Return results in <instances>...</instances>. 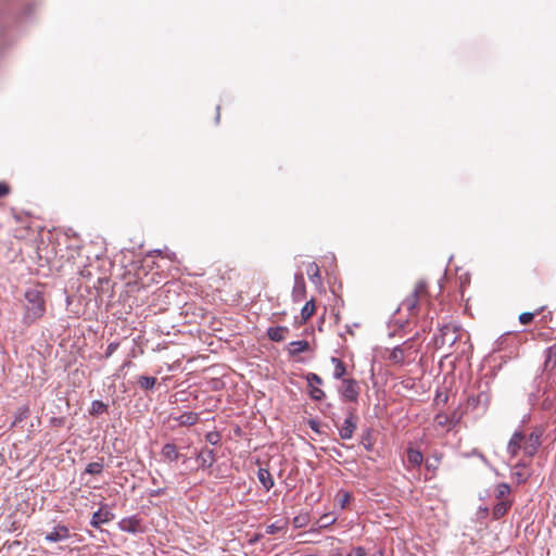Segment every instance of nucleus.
<instances>
[{
  "mask_svg": "<svg viewBox=\"0 0 556 556\" xmlns=\"http://www.w3.org/2000/svg\"><path fill=\"white\" fill-rule=\"evenodd\" d=\"M114 518V514L104 507L93 513L90 525L94 528H100L101 525L110 522Z\"/></svg>",
  "mask_w": 556,
  "mask_h": 556,
  "instance_id": "nucleus-12",
  "label": "nucleus"
},
{
  "mask_svg": "<svg viewBox=\"0 0 556 556\" xmlns=\"http://www.w3.org/2000/svg\"><path fill=\"white\" fill-rule=\"evenodd\" d=\"M463 329L457 325L446 324L440 328V333L434 337L437 349L444 346L453 348L462 339Z\"/></svg>",
  "mask_w": 556,
  "mask_h": 556,
  "instance_id": "nucleus-4",
  "label": "nucleus"
},
{
  "mask_svg": "<svg viewBox=\"0 0 556 556\" xmlns=\"http://www.w3.org/2000/svg\"><path fill=\"white\" fill-rule=\"evenodd\" d=\"M510 493L508 483H498L495 489V496L497 500L505 501L504 498Z\"/></svg>",
  "mask_w": 556,
  "mask_h": 556,
  "instance_id": "nucleus-28",
  "label": "nucleus"
},
{
  "mask_svg": "<svg viewBox=\"0 0 556 556\" xmlns=\"http://www.w3.org/2000/svg\"><path fill=\"white\" fill-rule=\"evenodd\" d=\"M306 273L314 283L320 280L319 267L316 263H309L307 265Z\"/></svg>",
  "mask_w": 556,
  "mask_h": 556,
  "instance_id": "nucleus-27",
  "label": "nucleus"
},
{
  "mask_svg": "<svg viewBox=\"0 0 556 556\" xmlns=\"http://www.w3.org/2000/svg\"><path fill=\"white\" fill-rule=\"evenodd\" d=\"M306 287L302 273H298L294 276V285L292 289V298L294 302H301L305 299Z\"/></svg>",
  "mask_w": 556,
  "mask_h": 556,
  "instance_id": "nucleus-11",
  "label": "nucleus"
},
{
  "mask_svg": "<svg viewBox=\"0 0 556 556\" xmlns=\"http://www.w3.org/2000/svg\"><path fill=\"white\" fill-rule=\"evenodd\" d=\"M162 494H164V489H159V490H155V491L151 492L152 496H159V495H162Z\"/></svg>",
  "mask_w": 556,
  "mask_h": 556,
  "instance_id": "nucleus-43",
  "label": "nucleus"
},
{
  "mask_svg": "<svg viewBox=\"0 0 556 556\" xmlns=\"http://www.w3.org/2000/svg\"><path fill=\"white\" fill-rule=\"evenodd\" d=\"M544 434V429L542 427H536L533 431L526 437V441L523 444V454L528 457H533L539 448L542 445V437Z\"/></svg>",
  "mask_w": 556,
  "mask_h": 556,
  "instance_id": "nucleus-5",
  "label": "nucleus"
},
{
  "mask_svg": "<svg viewBox=\"0 0 556 556\" xmlns=\"http://www.w3.org/2000/svg\"><path fill=\"white\" fill-rule=\"evenodd\" d=\"M173 420L177 421L180 426H193L199 420V415L194 412H185L179 416L170 417Z\"/></svg>",
  "mask_w": 556,
  "mask_h": 556,
  "instance_id": "nucleus-15",
  "label": "nucleus"
},
{
  "mask_svg": "<svg viewBox=\"0 0 556 556\" xmlns=\"http://www.w3.org/2000/svg\"><path fill=\"white\" fill-rule=\"evenodd\" d=\"M354 556H367L366 549L362 546L355 547Z\"/></svg>",
  "mask_w": 556,
  "mask_h": 556,
  "instance_id": "nucleus-42",
  "label": "nucleus"
},
{
  "mask_svg": "<svg viewBox=\"0 0 556 556\" xmlns=\"http://www.w3.org/2000/svg\"><path fill=\"white\" fill-rule=\"evenodd\" d=\"M70 536V529L64 525H58L52 531L46 534L45 540L47 542H61L67 540Z\"/></svg>",
  "mask_w": 556,
  "mask_h": 556,
  "instance_id": "nucleus-10",
  "label": "nucleus"
},
{
  "mask_svg": "<svg viewBox=\"0 0 556 556\" xmlns=\"http://www.w3.org/2000/svg\"><path fill=\"white\" fill-rule=\"evenodd\" d=\"M29 413V408L27 406L20 407L17 412L15 413L14 420L12 422V427L16 426L17 424L22 422L24 419L27 418Z\"/></svg>",
  "mask_w": 556,
  "mask_h": 556,
  "instance_id": "nucleus-29",
  "label": "nucleus"
},
{
  "mask_svg": "<svg viewBox=\"0 0 556 556\" xmlns=\"http://www.w3.org/2000/svg\"><path fill=\"white\" fill-rule=\"evenodd\" d=\"M467 403L472 408L481 407L485 410L491 403V393L489 391H480L478 394L469 396Z\"/></svg>",
  "mask_w": 556,
  "mask_h": 556,
  "instance_id": "nucleus-8",
  "label": "nucleus"
},
{
  "mask_svg": "<svg viewBox=\"0 0 556 556\" xmlns=\"http://www.w3.org/2000/svg\"><path fill=\"white\" fill-rule=\"evenodd\" d=\"M426 466H427V468H428V469H431V468H433V469H434V468H435L433 465H431V464H429V463H427V464H426Z\"/></svg>",
  "mask_w": 556,
  "mask_h": 556,
  "instance_id": "nucleus-48",
  "label": "nucleus"
},
{
  "mask_svg": "<svg viewBox=\"0 0 556 556\" xmlns=\"http://www.w3.org/2000/svg\"><path fill=\"white\" fill-rule=\"evenodd\" d=\"M331 362L334 365L333 378L341 379L345 374V365L337 357H332Z\"/></svg>",
  "mask_w": 556,
  "mask_h": 556,
  "instance_id": "nucleus-25",
  "label": "nucleus"
},
{
  "mask_svg": "<svg viewBox=\"0 0 556 556\" xmlns=\"http://www.w3.org/2000/svg\"><path fill=\"white\" fill-rule=\"evenodd\" d=\"M117 345H118L117 343H110L106 349L105 355L111 356L114 353V351L117 349Z\"/></svg>",
  "mask_w": 556,
  "mask_h": 556,
  "instance_id": "nucleus-41",
  "label": "nucleus"
},
{
  "mask_svg": "<svg viewBox=\"0 0 556 556\" xmlns=\"http://www.w3.org/2000/svg\"><path fill=\"white\" fill-rule=\"evenodd\" d=\"M525 441L526 435L522 431L518 430L513 433L507 444V452L511 457H516L521 450L523 451Z\"/></svg>",
  "mask_w": 556,
  "mask_h": 556,
  "instance_id": "nucleus-7",
  "label": "nucleus"
},
{
  "mask_svg": "<svg viewBox=\"0 0 556 556\" xmlns=\"http://www.w3.org/2000/svg\"><path fill=\"white\" fill-rule=\"evenodd\" d=\"M263 538V534H255L253 539L250 540L251 543H255L257 541H260L261 539Z\"/></svg>",
  "mask_w": 556,
  "mask_h": 556,
  "instance_id": "nucleus-44",
  "label": "nucleus"
},
{
  "mask_svg": "<svg viewBox=\"0 0 556 556\" xmlns=\"http://www.w3.org/2000/svg\"><path fill=\"white\" fill-rule=\"evenodd\" d=\"M219 439H220V435L219 433L217 432H208L206 434V440L211 443V444H217L219 442Z\"/></svg>",
  "mask_w": 556,
  "mask_h": 556,
  "instance_id": "nucleus-39",
  "label": "nucleus"
},
{
  "mask_svg": "<svg viewBox=\"0 0 556 556\" xmlns=\"http://www.w3.org/2000/svg\"><path fill=\"white\" fill-rule=\"evenodd\" d=\"M257 478L266 491H269L275 484L271 473L268 469L260 468L257 471Z\"/></svg>",
  "mask_w": 556,
  "mask_h": 556,
  "instance_id": "nucleus-18",
  "label": "nucleus"
},
{
  "mask_svg": "<svg viewBox=\"0 0 556 556\" xmlns=\"http://www.w3.org/2000/svg\"><path fill=\"white\" fill-rule=\"evenodd\" d=\"M119 529L128 533H137L140 531V521L136 517L124 518L118 523Z\"/></svg>",
  "mask_w": 556,
  "mask_h": 556,
  "instance_id": "nucleus-14",
  "label": "nucleus"
},
{
  "mask_svg": "<svg viewBox=\"0 0 556 556\" xmlns=\"http://www.w3.org/2000/svg\"><path fill=\"white\" fill-rule=\"evenodd\" d=\"M10 193V188L7 184L0 182V198H3Z\"/></svg>",
  "mask_w": 556,
  "mask_h": 556,
  "instance_id": "nucleus-40",
  "label": "nucleus"
},
{
  "mask_svg": "<svg viewBox=\"0 0 556 556\" xmlns=\"http://www.w3.org/2000/svg\"><path fill=\"white\" fill-rule=\"evenodd\" d=\"M279 531H286V525H278V522H276V523L268 525L266 527L267 534H274Z\"/></svg>",
  "mask_w": 556,
  "mask_h": 556,
  "instance_id": "nucleus-38",
  "label": "nucleus"
},
{
  "mask_svg": "<svg viewBox=\"0 0 556 556\" xmlns=\"http://www.w3.org/2000/svg\"><path fill=\"white\" fill-rule=\"evenodd\" d=\"M155 383H156L155 377L140 376L138 378V384L140 386V388H142L144 390L153 389Z\"/></svg>",
  "mask_w": 556,
  "mask_h": 556,
  "instance_id": "nucleus-26",
  "label": "nucleus"
},
{
  "mask_svg": "<svg viewBox=\"0 0 556 556\" xmlns=\"http://www.w3.org/2000/svg\"><path fill=\"white\" fill-rule=\"evenodd\" d=\"M161 454L165 459L169 462H176L179 458L177 446L173 443H166L162 447Z\"/></svg>",
  "mask_w": 556,
  "mask_h": 556,
  "instance_id": "nucleus-21",
  "label": "nucleus"
},
{
  "mask_svg": "<svg viewBox=\"0 0 556 556\" xmlns=\"http://www.w3.org/2000/svg\"><path fill=\"white\" fill-rule=\"evenodd\" d=\"M306 380H307L308 387H312L315 384L319 386L323 383V379L317 374H314V372H309L306 376Z\"/></svg>",
  "mask_w": 556,
  "mask_h": 556,
  "instance_id": "nucleus-37",
  "label": "nucleus"
},
{
  "mask_svg": "<svg viewBox=\"0 0 556 556\" xmlns=\"http://www.w3.org/2000/svg\"><path fill=\"white\" fill-rule=\"evenodd\" d=\"M309 395L314 401H321L325 399V392L316 386L309 387Z\"/></svg>",
  "mask_w": 556,
  "mask_h": 556,
  "instance_id": "nucleus-32",
  "label": "nucleus"
},
{
  "mask_svg": "<svg viewBox=\"0 0 556 556\" xmlns=\"http://www.w3.org/2000/svg\"><path fill=\"white\" fill-rule=\"evenodd\" d=\"M334 522H336V518L332 517V515H330V514L323 515L318 520V525L320 528H327Z\"/></svg>",
  "mask_w": 556,
  "mask_h": 556,
  "instance_id": "nucleus-36",
  "label": "nucleus"
},
{
  "mask_svg": "<svg viewBox=\"0 0 556 556\" xmlns=\"http://www.w3.org/2000/svg\"><path fill=\"white\" fill-rule=\"evenodd\" d=\"M197 460L202 468H210L216 460L215 453L213 450L205 448L199 453Z\"/></svg>",
  "mask_w": 556,
  "mask_h": 556,
  "instance_id": "nucleus-16",
  "label": "nucleus"
},
{
  "mask_svg": "<svg viewBox=\"0 0 556 556\" xmlns=\"http://www.w3.org/2000/svg\"><path fill=\"white\" fill-rule=\"evenodd\" d=\"M424 462V455L420 451L409 447L407 450V464L410 467H419Z\"/></svg>",
  "mask_w": 556,
  "mask_h": 556,
  "instance_id": "nucleus-20",
  "label": "nucleus"
},
{
  "mask_svg": "<svg viewBox=\"0 0 556 556\" xmlns=\"http://www.w3.org/2000/svg\"><path fill=\"white\" fill-rule=\"evenodd\" d=\"M340 394L345 402H356L359 394L357 381L354 379H342Z\"/></svg>",
  "mask_w": 556,
  "mask_h": 556,
  "instance_id": "nucleus-6",
  "label": "nucleus"
},
{
  "mask_svg": "<svg viewBox=\"0 0 556 556\" xmlns=\"http://www.w3.org/2000/svg\"><path fill=\"white\" fill-rule=\"evenodd\" d=\"M108 406L102 401H93L91 403L90 414L100 415L106 410Z\"/></svg>",
  "mask_w": 556,
  "mask_h": 556,
  "instance_id": "nucleus-31",
  "label": "nucleus"
},
{
  "mask_svg": "<svg viewBox=\"0 0 556 556\" xmlns=\"http://www.w3.org/2000/svg\"><path fill=\"white\" fill-rule=\"evenodd\" d=\"M429 303L428 286L425 280H419L414 291L401 303L399 311H405L409 316L416 315L422 304Z\"/></svg>",
  "mask_w": 556,
  "mask_h": 556,
  "instance_id": "nucleus-2",
  "label": "nucleus"
},
{
  "mask_svg": "<svg viewBox=\"0 0 556 556\" xmlns=\"http://www.w3.org/2000/svg\"><path fill=\"white\" fill-rule=\"evenodd\" d=\"M511 507L510 501H501L493 507L492 515L494 519L503 517Z\"/></svg>",
  "mask_w": 556,
  "mask_h": 556,
  "instance_id": "nucleus-23",
  "label": "nucleus"
},
{
  "mask_svg": "<svg viewBox=\"0 0 556 556\" xmlns=\"http://www.w3.org/2000/svg\"><path fill=\"white\" fill-rule=\"evenodd\" d=\"M23 325L29 327L41 319L47 311L43 292L35 287L29 288L24 293L23 300Z\"/></svg>",
  "mask_w": 556,
  "mask_h": 556,
  "instance_id": "nucleus-1",
  "label": "nucleus"
},
{
  "mask_svg": "<svg viewBox=\"0 0 556 556\" xmlns=\"http://www.w3.org/2000/svg\"><path fill=\"white\" fill-rule=\"evenodd\" d=\"M308 350L309 343L306 340L292 341L289 343V354L291 356L307 352Z\"/></svg>",
  "mask_w": 556,
  "mask_h": 556,
  "instance_id": "nucleus-19",
  "label": "nucleus"
},
{
  "mask_svg": "<svg viewBox=\"0 0 556 556\" xmlns=\"http://www.w3.org/2000/svg\"><path fill=\"white\" fill-rule=\"evenodd\" d=\"M349 500H350V495H349V493H344V494H343V498H342V506H344V505H345V503H348V502H349Z\"/></svg>",
  "mask_w": 556,
  "mask_h": 556,
  "instance_id": "nucleus-45",
  "label": "nucleus"
},
{
  "mask_svg": "<svg viewBox=\"0 0 556 556\" xmlns=\"http://www.w3.org/2000/svg\"><path fill=\"white\" fill-rule=\"evenodd\" d=\"M287 332H288L287 327H282V326L270 327L267 330V336L274 342H281L285 340Z\"/></svg>",
  "mask_w": 556,
  "mask_h": 556,
  "instance_id": "nucleus-17",
  "label": "nucleus"
},
{
  "mask_svg": "<svg viewBox=\"0 0 556 556\" xmlns=\"http://www.w3.org/2000/svg\"><path fill=\"white\" fill-rule=\"evenodd\" d=\"M103 470V464L99 462L89 463L85 469L88 475H100Z\"/></svg>",
  "mask_w": 556,
  "mask_h": 556,
  "instance_id": "nucleus-30",
  "label": "nucleus"
},
{
  "mask_svg": "<svg viewBox=\"0 0 556 556\" xmlns=\"http://www.w3.org/2000/svg\"><path fill=\"white\" fill-rule=\"evenodd\" d=\"M315 313L314 300H309L301 309V318L303 323H306Z\"/></svg>",
  "mask_w": 556,
  "mask_h": 556,
  "instance_id": "nucleus-24",
  "label": "nucleus"
},
{
  "mask_svg": "<svg viewBox=\"0 0 556 556\" xmlns=\"http://www.w3.org/2000/svg\"><path fill=\"white\" fill-rule=\"evenodd\" d=\"M309 425L313 430L317 431V424L315 421H311Z\"/></svg>",
  "mask_w": 556,
  "mask_h": 556,
  "instance_id": "nucleus-46",
  "label": "nucleus"
},
{
  "mask_svg": "<svg viewBox=\"0 0 556 556\" xmlns=\"http://www.w3.org/2000/svg\"><path fill=\"white\" fill-rule=\"evenodd\" d=\"M434 421H435L437 426H439V427H446V426H450V424H451L450 417L444 413L437 414L434 417Z\"/></svg>",
  "mask_w": 556,
  "mask_h": 556,
  "instance_id": "nucleus-33",
  "label": "nucleus"
},
{
  "mask_svg": "<svg viewBox=\"0 0 556 556\" xmlns=\"http://www.w3.org/2000/svg\"><path fill=\"white\" fill-rule=\"evenodd\" d=\"M545 369H554L556 367V344L551 345L545 350Z\"/></svg>",
  "mask_w": 556,
  "mask_h": 556,
  "instance_id": "nucleus-22",
  "label": "nucleus"
},
{
  "mask_svg": "<svg viewBox=\"0 0 556 556\" xmlns=\"http://www.w3.org/2000/svg\"><path fill=\"white\" fill-rule=\"evenodd\" d=\"M418 349L415 346L412 339L395 346L390 355L389 361L395 366H404L412 364L416 361Z\"/></svg>",
  "mask_w": 556,
  "mask_h": 556,
  "instance_id": "nucleus-3",
  "label": "nucleus"
},
{
  "mask_svg": "<svg viewBox=\"0 0 556 556\" xmlns=\"http://www.w3.org/2000/svg\"><path fill=\"white\" fill-rule=\"evenodd\" d=\"M530 477V472L527 470V464L519 462L513 467L511 478L517 483H525Z\"/></svg>",
  "mask_w": 556,
  "mask_h": 556,
  "instance_id": "nucleus-13",
  "label": "nucleus"
},
{
  "mask_svg": "<svg viewBox=\"0 0 556 556\" xmlns=\"http://www.w3.org/2000/svg\"><path fill=\"white\" fill-rule=\"evenodd\" d=\"M540 311H536L535 313L526 312L519 315V321L522 325H529L533 321L535 315H538Z\"/></svg>",
  "mask_w": 556,
  "mask_h": 556,
  "instance_id": "nucleus-34",
  "label": "nucleus"
},
{
  "mask_svg": "<svg viewBox=\"0 0 556 556\" xmlns=\"http://www.w3.org/2000/svg\"><path fill=\"white\" fill-rule=\"evenodd\" d=\"M294 528H304L308 522V516L306 514L298 515L293 518Z\"/></svg>",
  "mask_w": 556,
  "mask_h": 556,
  "instance_id": "nucleus-35",
  "label": "nucleus"
},
{
  "mask_svg": "<svg viewBox=\"0 0 556 556\" xmlns=\"http://www.w3.org/2000/svg\"><path fill=\"white\" fill-rule=\"evenodd\" d=\"M357 417L351 412L345 418L342 427L339 429V435L343 440H349L353 437V433L357 427Z\"/></svg>",
  "mask_w": 556,
  "mask_h": 556,
  "instance_id": "nucleus-9",
  "label": "nucleus"
},
{
  "mask_svg": "<svg viewBox=\"0 0 556 556\" xmlns=\"http://www.w3.org/2000/svg\"><path fill=\"white\" fill-rule=\"evenodd\" d=\"M372 556H383V552L379 549Z\"/></svg>",
  "mask_w": 556,
  "mask_h": 556,
  "instance_id": "nucleus-47",
  "label": "nucleus"
}]
</instances>
